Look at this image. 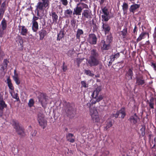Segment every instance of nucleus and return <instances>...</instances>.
Returning <instances> with one entry per match:
<instances>
[{"label":"nucleus","mask_w":156,"mask_h":156,"mask_svg":"<svg viewBox=\"0 0 156 156\" xmlns=\"http://www.w3.org/2000/svg\"><path fill=\"white\" fill-rule=\"evenodd\" d=\"M91 11L88 9L84 10L82 13L83 17L87 19L90 18L91 17Z\"/></svg>","instance_id":"obj_12"},{"label":"nucleus","mask_w":156,"mask_h":156,"mask_svg":"<svg viewBox=\"0 0 156 156\" xmlns=\"http://www.w3.org/2000/svg\"><path fill=\"white\" fill-rule=\"evenodd\" d=\"M147 34L145 32L142 33L138 37L136 41L137 42L140 41L142 39L145 38V36Z\"/></svg>","instance_id":"obj_22"},{"label":"nucleus","mask_w":156,"mask_h":156,"mask_svg":"<svg viewBox=\"0 0 156 156\" xmlns=\"http://www.w3.org/2000/svg\"><path fill=\"white\" fill-rule=\"evenodd\" d=\"M44 7V5L41 2H38L37 5V9L40 10H43Z\"/></svg>","instance_id":"obj_30"},{"label":"nucleus","mask_w":156,"mask_h":156,"mask_svg":"<svg viewBox=\"0 0 156 156\" xmlns=\"http://www.w3.org/2000/svg\"><path fill=\"white\" fill-rule=\"evenodd\" d=\"M62 70L63 71H66L67 69L66 66H65V63L64 62L63 64V66H62Z\"/></svg>","instance_id":"obj_47"},{"label":"nucleus","mask_w":156,"mask_h":156,"mask_svg":"<svg viewBox=\"0 0 156 156\" xmlns=\"http://www.w3.org/2000/svg\"><path fill=\"white\" fill-rule=\"evenodd\" d=\"M50 15L51 16L53 23H56L58 19V16L55 12H52Z\"/></svg>","instance_id":"obj_18"},{"label":"nucleus","mask_w":156,"mask_h":156,"mask_svg":"<svg viewBox=\"0 0 156 156\" xmlns=\"http://www.w3.org/2000/svg\"><path fill=\"white\" fill-rule=\"evenodd\" d=\"M102 31L104 32L105 34H106L108 33L110 30V27L106 23L102 22Z\"/></svg>","instance_id":"obj_11"},{"label":"nucleus","mask_w":156,"mask_h":156,"mask_svg":"<svg viewBox=\"0 0 156 156\" xmlns=\"http://www.w3.org/2000/svg\"><path fill=\"white\" fill-rule=\"evenodd\" d=\"M73 50H69L68 52V55H71L73 54Z\"/></svg>","instance_id":"obj_49"},{"label":"nucleus","mask_w":156,"mask_h":156,"mask_svg":"<svg viewBox=\"0 0 156 156\" xmlns=\"http://www.w3.org/2000/svg\"><path fill=\"white\" fill-rule=\"evenodd\" d=\"M151 66L155 70H156V65L155 63H152Z\"/></svg>","instance_id":"obj_50"},{"label":"nucleus","mask_w":156,"mask_h":156,"mask_svg":"<svg viewBox=\"0 0 156 156\" xmlns=\"http://www.w3.org/2000/svg\"><path fill=\"white\" fill-rule=\"evenodd\" d=\"M72 10L70 9H69L65 11V14L66 15H71L72 14Z\"/></svg>","instance_id":"obj_39"},{"label":"nucleus","mask_w":156,"mask_h":156,"mask_svg":"<svg viewBox=\"0 0 156 156\" xmlns=\"http://www.w3.org/2000/svg\"><path fill=\"white\" fill-rule=\"evenodd\" d=\"M145 127H142V128H141L140 130V131L141 132V135L143 136H144L145 134Z\"/></svg>","instance_id":"obj_42"},{"label":"nucleus","mask_w":156,"mask_h":156,"mask_svg":"<svg viewBox=\"0 0 156 156\" xmlns=\"http://www.w3.org/2000/svg\"><path fill=\"white\" fill-rule=\"evenodd\" d=\"M136 83L138 85H142L144 83V80L141 78H137Z\"/></svg>","instance_id":"obj_34"},{"label":"nucleus","mask_w":156,"mask_h":156,"mask_svg":"<svg viewBox=\"0 0 156 156\" xmlns=\"http://www.w3.org/2000/svg\"><path fill=\"white\" fill-rule=\"evenodd\" d=\"M5 5V2H3L2 4L1 7L3 8L4 7Z\"/></svg>","instance_id":"obj_56"},{"label":"nucleus","mask_w":156,"mask_h":156,"mask_svg":"<svg viewBox=\"0 0 156 156\" xmlns=\"http://www.w3.org/2000/svg\"><path fill=\"white\" fill-rule=\"evenodd\" d=\"M8 62L9 61L7 59L4 60L3 64L1 66L0 71L2 73H4L6 71Z\"/></svg>","instance_id":"obj_13"},{"label":"nucleus","mask_w":156,"mask_h":156,"mask_svg":"<svg viewBox=\"0 0 156 156\" xmlns=\"http://www.w3.org/2000/svg\"><path fill=\"white\" fill-rule=\"evenodd\" d=\"M33 25L32 28L34 32H36L38 28V25L37 22H32Z\"/></svg>","instance_id":"obj_24"},{"label":"nucleus","mask_w":156,"mask_h":156,"mask_svg":"<svg viewBox=\"0 0 156 156\" xmlns=\"http://www.w3.org/2000/svg\"><path fill=\"white\" fill-rule=\"evenodd\" d=\"M82 85L81 87L85 88H87L88 87V84H87L85 81H82L81 82Z\"/></svg>","instance_id":"obj_40"},{"label":"nucleus","mask_w":156,"mask_h":156,"mask_svg":"<svg viewBox=\"0 0 156 156\" xmlns=\"http://www.w3.org/2000/svg\"><path fill=\"white\" fill-rule=\"evenodd\" d=\"M149 106L150 108H154V103L151 100L150 101V102L149 103Z\"/></svg>","instance_id":"obj_45"},{"label":"nucleus","mask_w":156,"mask_h":156,"mask_svg":"<svg viewBox=\"0 0 156 156\" xmlns=\"http://www.w3.org/2000/svg\"><path fill=\"white\" fill-rule=\"evenodd\" d=\"M13 79L17 85H18L20 84V81L17 74H16L13 76Z\"/></svg>","instance_id":"obj_29"},{"label":"nucleus","mask_w":156,"mask_h":156,"mask_svg":"<svg viewBox=\"0 0 156 156\" xmlns=\"http://www.w3.org/2000/svg\"><path fill=\"white\" fill-rule=\"evenodd\" d=\"M3 30H0V37H2L4 34Z\"/></svg>","instance_id":"obj_53"},{"label":"nucleus","mask_w":156,"mask_h":156,"mask_svg":"<svg viewBox=\"0 0 156 156\" xmlns=\"http://www.w3.org/2000/svg\"><path fill=\"white\" fill-rule=\"evenodd\" d=\"M62 4L65 6H66L68 4V1L67 0H60Z\"/></svg>","instance_id":"obj_41"},{"label":"nucleus","mask_w":156,"mask_h":156,"mask_svg":"<svg viewBox=\"0 0 156 156\" xmlns=\"http://www.w3.org/2000/svg\"><path fill=\"white\" fill-rule=\"evenodd\" d=\"M136 27H135L134 29L133 30L134 32H135L136 31Z\"/></svg>","instance_id":"obj_59"},{"label":"nucleus","mask_w":156,"mask_h":156,"mask_svg":"<svg viewBox=\"0 0 156 156\" xmlns=\"http://www.w3.org/2000/svg\"><path fill=\"white\" fill-rule=\"evenodd\" d=\"M68 140L71 143H73L74 141V140L73 138H70L69 139V140Z\"/></svg>","instance_id":"obj_54"},{"label":"nucleus","mask_w":156,"mask_h":156,"mask_svg":"<svg viewBox=\"0 0 156 156\" xmlns=\"http://www.w3.org/2000/svg\"><path fill=\"white\" fill-rule=\"evenodd\" d=\"M99 90V88H98L94 91L92 95L93 98L90 101L92 104H95L97 102H98L102 99L103 97L102 95L98 96Z\"/></svg>","instance_id":"obj_1"},{"label":"nucleus","mask_w":156,"mask_h":156,"mask_svg":"<svg viewBox=\"0 0 156 156\" xmlns=\"http://www.w3.org/2000/svg\"><path fill=\"white\" fill-rule=\"evenodd\" d=\"M83 32L82 30L79 29H78L76 32V38L80 39V35L83 34Z\"/></svg>","instance_id":"obj_26"},{"label":"nucleus","mask_w":156,"mask_h":156,"mask_svg":"<svg viewBox=\"0 0 156 156\" xmlns=\"http://www.w3.org/2000/svg\"><path fill=\"white\" fill-rule=\"evenodd\" d=\"M38 98L42 106L43 107H45L48 102L49 98L45 94L40 93Z\"/></svg>","instance_id":"obj_2"},{"label":"nucleus","mask_w":156,"mask_h":156,"mask_svg":"<svg viewBox=\"0 0 156 156\" xmlns=\"http://www.w3.org/2000/svg\"><path fill=\"white\" fill-rule=\"evenodd\" d=\"M96 77H99V76H96Z\"/></svg>","instance_id":"obj_60"},{"label":"nucleus","mask_w":156,"mask_h":156,"mask_svg":"<svg viewBox=\"0 0 156 156\" xmlns=\"http://www.w3.org/2000/svg\"><path fill=\"white\" fill-rule=\"evenodd\" d=\"M105 0H100L99 2L100 3V4H102L105 1Z\"/></svg>","instance_id":"obj_55"},{"label":"nucleus","mask_w":156,"mask_h":156,"mask_svg":"<svg viewBox=\"0 0 156 156\" xmlns=\"http://www.w3.org/2000/svg\"><path fill=\"white\" fill-rule=\"evenodd\" d=\"M87 62L90 66H96L99 64V61L97 59L96 57L90 56L87 59Z\"/></svg>","instance_id":"obj_6"},{"label":"nucleus","mask_w":156,"mask_h":156,"mask_svg":"<svg viewBox=\"0 0 156 156\" xmlns=\"http://www.w3.org/2000/svg\"><path fill=\"white\" fill-rule=\"evenodd\" d=\"M139 7L140 5L137 4H134L130 6L129 10L130 12L134 13L135 11Z\"/></svg>","instance_id":"obj_19"},{"label":"nucleus","mask_w":156,"mask_h":156,"mask_svg":"<svg viewBox=\"0 0 156 156\" xmlns=\"http://www.w3.org/2000/svg\"><path fill=\"white\" fill-rule=\"evenodd\" d=\"M112 125V122L109 120H107L106 126L105 127L106 129H107L111 127Z\"/></svg>","instance_id":"obj_33"},{"label":"nucleus","mask_w":156,"mask_h":156,"mask_svg":"<svg viewBox=\"0 0 156 156\" xmlns=\"http://www.w3.org/2000/svg\"><path fill=\"white\" fill-rule=\"evenodd\" d=\"M73 136V134L71 133L69 134L67 136V140H69L70 138L72 137Z\"/></svg>","instance_id":"obj_48"},{"label":"nucleus","mask_w":156,"mask_h":156,"mask_svg":"<svg viewBox=\"0 0 156 156\" xmlns=\"http://www.w3.org/2000/svg\"><path fill=\"white\" fill-rule=\"evenodd\" d=\"M36 131H34V133H33V134L32 135V136H35L36 135Z\"/></svg>","instance_id":"obj_58"},{"label":"nucleus","mask_w":156,"mask_h":156,"mask_svg":"<svg viewBox=\"0 0 156 156\" xmlns=\"http://www.w3.org/2000/svg\"><path fill=\"white\" fill-rule=\"evenodd\" d=\"M122 9L124 12H126L128 8V5L126 3H123L122 6Z\"/></svg>","instance_id":"obj_37"},{"label":"nucleus","mask_w":156,"mask_h":156,"mask_svg":"<svg viewBox=\"0 0 156 156\" xmlns=\"http://www.w3.org/2000/svg\"><path fill=\"white\" fill-rule=\"evenodd\" d=\"M20 34L23 36H26L28 32L27 29L24 26L19 27Z\"/></svg>","instance_id":"obj_14"},{"label":"nucleus","mask_w":156,"mask_h":156,"mask_svg":"<svg viewBox=\"0 0 156 156\" xmlns=\"http://www.w3.org/2000/svg\"><path fill=\"white\" fill-rule=\"evenodd\" d=\"M12 125L16 130L18 134L23 135L24 132L22 128L20 127L17 121L13 120L12 121Z\"/></svg>","instance_id":"obj_7"},{"label":"nucleus","mask_w":156,"mask_h":156,"mask_svg":"<svg viewBox=\"0 0 156 156\" xmlns=\"http://www.w3.org/2000/svg\"><path fill=\"white\" fill-rule=\"evenodd\" d=\"M85 73L89 76L92 77L94 76V74L89 69H86L84 70Z\"/></svg>","instance_id":"obj_31"},{"label":"nucleus","mask_w":156,"mask_h":156,"mask_svg":"<svg viewBox=\"0 0 156 156\" xmlns=\"http://www.w3.org/2000/svg\"><path fill=\"white\" fill-rule=\"evenodd\" d=\"M113 116L115 118H117L119 116V117L122 118H124L126 115L125 109L122 108L119 111L117 112L116 114H113Z\"/></svg>","instance_id":"obj_9"},{"label":"nucleus","mask_w":156,"mask_h":156,"mask_svg":"<svg viewBox=\"0 0 156 156\" xmlns=\"http://www.w3.org/2000/svg\"><path fill=\"white\" fill-rule=\"evenodd\" d=\"M102 11V15L101 16L102 20V21L107 22L111 18L109 12L108 8L105 7L101 8Z\"/></svg>","instance_id":"obj_4"},{"label":"nucleus","mask_w":156,"mask_h":156,"mask_svg":"<svg viewBox=\"0 0 156 156\" xmlns=\"http://www.w3.org/2000/svg\"><path fill=\"white\" fill-rule=\"evenodd\" d=\"M119 56V53H117L115 55L111 56L110 58L111 62H112L114 61L115 59L118 58Z\"/></svg>","instance_id":"obj_28"},{"label":"nucleus","mask_w":156,"mask_h":156,"mask_svg":"<svg viewBox=\"0 0 156 156\" xmlns=\"http://www.w3.org/2000/svg\"><path fill=\"white\" fill-rule=\"evenodd\" d=\"M20 44H23V40L21 39L20 40Z\"/></svg>","instance_id":"obj_57"},{"label":"nucleus","mask_w":156,"mask_h":156,"mask_svg":"<svg viewBox=\"0 0 156 156\" xmlns=\"http://www.w3.org/2000/svg\"><path fill=\"white\" fill-rule=\"evenodd\" d=\"M87 41L90 44H94L96 43L97 38L94 34H90L87 39Z\"/></svg>","instance_id":"obj_8"},{"label":"nucleus","mask_w":156,"mask_h":156,"mask_svg":"<svg viewBox=\"0 0 156 156\" xmlns=\"http://www.w3.org/2000/svg\"><path fill=\"white\" fill-rule=\"evenodd\" d=\"M37 120L40 126L44 129L46 126L47 122L44 119V115L41 113L38 114Z\"/></svg>","instance_id":"obj_5"},{"label":"nucleus","mask_w":156,"mask_h":156,"mask_svg":"<svg viewBox=\"0 0 156 156\" xmlns=\"http://www.w3.org/2000/svg\"><path fill=\"white\" fill-rule=\"evenodd\" d=\"M90 114L93 121L95 122H99L100 121V118L98 116V113L95 108H91L90 110Z\"/></svg>","instance_id":"obj_3"},{"label":"nucleus","mask_w":156,"mask_h":156,"mask_svg":"<svg viewBox=\"0 0 156 156\" xmlns=\"http://www.w3.org/2000/svg\"><path fill=\"white\" fill-rule=\"evenodd\" d=\"M7 83L10 90L9 91H14V87L11 82V80L9 78H8L7 79Z\"/></svg>","instance_id":"obj_20"},{"label":"nucleus","mask_w":156,"mask_h":156,"mask_svg":"<svg viewBox=\"0 0 156 156\" xmlns=\"http://www.w3.org/2000/svg\"><path fill=\"white\" fill-rule=\"evenodd\" d=\"M46 32L45 30H41L39 32L40 39L42 40L46 35Z\"/></svg>","instance_id":"obj_23"},{"label":"nucleus","mask_w":156,"mask_h":156,"mask_svg":"<svg viewBox=\"0 0 156 156\" xmlns=\"http://www.w3.org/2000/svg\"><path fill=\"white\" fill-rule=\"evenodd\" d=\"M91 56L96 57V53L94 49H93L91 51Z\"/></svg>","instance_id":"obj_44"},{"label":"nucleus","mask_w":156,"mask_h":156,"mask_svg":"<svg viewBox=\"0 0 156 156\" xmlns=\"http://www.w3.org/2000/svg\"><path fill=\"white\" fill-rule=\"evenodd\" d=\"M9 92L13 98L16 99L18 101V100L19 99V98L17 93H15L14 91H10Z\"/></svg>","instance_id":"obj_32"},{"label":"nucleus","mask_w":156,"mask_h":156,"mask_svg":"<svg viewBox=\"0 0 156 156\" xmlns=\"http://www.w3.org/2000/svg\"><path fill=\"white\" fill-rule=\"evenodd\" d=\"M34 101L33 99H30L29 100L28 103V105L30 107L32 106L34 104Z\"/></svg>","instance_id":"obj_43"},{"label":"nucleus","mask_w":156,"mask_h":156,"mask_svg":"<svg viewBox=\"0 0 156 156\" xmlns=\"http://www.w3.org/2000/svg\"><path fill=\"white\" fill-rule=\"evenodd\" d=\"M127 30L126 28L124 29L122 31V34L124 37H125L126 35L127 34Z\"/></svg>","instance_id":"obj_38"},{"label":"nucleus","mask_w":156,"mask_h":156,"mask_svg":"<svg viewBox=\"0 0 156 156\" xmlns=\"http://www.w3.org/2000/svg\"><path fill=\"white\" fill-rule=\"evenodd\" d=\"M82 11L81 8H79L78 6L77 5L76 7L74 9L73 14L78 16L80 15Z\"/></svg>","instance_id":"obj_16"},{"label":"nucleus","mask_w":156,"mask_h":156,"mask_svg":"<svg viewBox=\"0 0 156 156\" xmlns=\"http://www.w3.org/2000/svg\"><path fill=\"white\" fill-rule=\"evenodd\" d=\"M109 154V152L108 151H106L103 153V156H106Z\"/></svg>","instance_id":"obj_51"},{"label":"nucleus","mask_w":156,"mask_h":156,"mask_svg":"<svg viewBox=\"0 0 156 156\" xmlns=\"http://www.w3.org/2000/svg\"><path fill=\"white\" fill-rule=\"evenodd\" d=\"M0 26L3 30L5 29L7 27V23L5 19H3L2 20L1 22Z\"/></svg>","instance_id":"obj_21"},{"label":"nucleus","mask_w":156,"mask_h":156,"mask_svg":"<svg viewBox=\"0 0 156 156\" xmlns=\"http://www.w3.org/2000/svg\"><path fill=\"white\" fill-rule=\"evenodd\" d=\"M77 5L78 6L79 8H81L82 10L83 9H87L88 8V5L87 4L83 3H80L78 4Z\"/></svg>","instance_id":"obj_27"},{"label":"nucleus","mask_w":156,"mask_h":156,"mask_svg":"<svg viewBox=\"0 0 156 156\" xmlns=\"http://www.w3.org/2000/svg\"><path fill=\"white\" fill-rule=\"evenodd\" d=\"M133 74L132 71L131 69H129L126 74V76L128 77V80H130L132 79Z\"/></svg>","instance_id":"obj_25"},{"label":"nucleus","mask_w":156,"mask_h":156,"mask_svg":"<svg viewBox=\"0 0 156 156\" xmlns=\"http://www.w3.org/2000/svg\"><path fill=\"white\" fill-rule=\"evenodd\" d=\"M38 19L39 18L38 17L34 16L33 18L32 22H37L36 21L38 20Z\"/></svg>","instance_id":"obj_46"},{"label":"nucleus","mask_w":156,"mask_h":156,"mask_svg":"<svg viewBox=\"0 0 156 156\" xmlns=\"http://www.w3.org/2000/svg\"><path fill=\"white\" fill-rule=\"evenodd\" d=\"M64 35L63 32L62 31H60L58 35V37L57 39L60 40L61 38L63 37Z\"/></svg>","instance_id":"obj_36"},{"label":"nucleus","mask_w":156,"mask_h":156,"mask_svg":"<svg viewBox=\"0 0 156 156\" xmlns=\"http://www.w3.org/2000/svg\"><path fill=\"white\" fill-rule=\"evenodd\" d=\"M42 2L44 4V8H46L48 6L49 4V0H42Z\"/></svg>","instance_id":"obj_35"},{"label":"nucleus","mask_w":156,"mask_h":156,"mask_svg":"<svg viewBox=\"0 0 156 156\" xmlns=\"http://www.w3.org/2000/svg\"><path fill=\"white\" fill-rule=\"evenodd\" d=\"M82 60L83 59L80 58H78L77 59V62L78 64H79L81 62Z\"/></svg>","instance_id":"obj_52"},{"label":"nucleus","mask_w":156,"mask_h":156,"mask_svg":"<svg viewBox=\"0 0 156 156\" xmlns=\"http://www.w3.org/2000/svg\"><path fill=\"white\" fill-rule=\"evenodd\" d=\"M6 107V105L3 100L2 96L0 94V117L2 115V109Z\"/></svg>","instance_id":"obj_10"},{"label":"nucleus","mask_w":156,"mask_h":156,"mask_svg":"<svg viewBox=\"0 0 156 156\" xmlns=\"http://www.w3.org/2000/svg\"><path fill=\"white\" fill-rule=\"evenodd\" d=\"M101 48L103 50H106L109 49V44L108 43H105V41L103 40L101 43Z\"/></svg>","instance_id":"obj_15"},{"label":"nucleus","mask_w":156,"mask_h":156,"mask_svg":"<svg viewBox=\"0 0 156 156\" xmlns=\"http://www.w3.org/2000/svg\"><path fill=\"white\" fill-rule=\"evenodd\" d=\"M138 118L136 114L132 116L130 118L131 122L133 124H136L137 122Z\"/></svg>","instance_id":"obj_17"}]
</instances>
